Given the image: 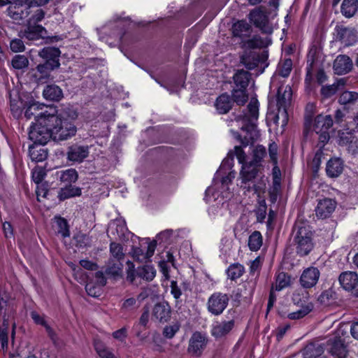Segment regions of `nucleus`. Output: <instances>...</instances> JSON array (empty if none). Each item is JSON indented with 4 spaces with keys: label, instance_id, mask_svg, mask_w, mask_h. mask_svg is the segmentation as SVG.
<instances>
[{
    "label": "nucleus",
    "instance_id": "c85d7f7f",
    "mask_svg": "<svg viewBox=\"0 0 358 358\" xmlns=\"http://www.w3.org/2000/svg\"><path fill=\"white\" fill-rule=\"evenodd\" d=\"M55 68L57 67L53 66L52 65L46 62L43 64H38L36 66V69L33 70V71H34L33 76L34 77L36 81L43 82V80L47 79L49 77L50 71Z\"/></svg>",
    "mask_w": 358,
    "mask_h": 358
},
{
    "label": "nucleus",
    "instance_id": "20e7f679",
    "mask_svg": "<svg viewBox=\"0 0 358 358\" xmlns=\"http://www.w3.org/2000/svg\"><path fill=\"white\" fill-rule=\"evenodd\" d=\"M295 231L294 242L296 245V252L301 256L307 255L313 248L312 232L308 226L302 223L295 225Z\"/></svg>",
    "mask_w": 358,
    "mask_h": 358
},
{
    "label": "nucleus",
    "instance_id": "13d9d810",
    "mask_svg": "<svg viewBox=\"0 0 358 358\" xmlns=\"http://www.w3.org/2000/svg\"><path fill=\"white\" fill-rule=\"evenodd\" d=\"M31 316L36 324L43 326L45 328L47 332L49 334V335L51 336L52 329L50 327V326L48 324L43 315H41L38 314V313L33 311L31 313Z\"/></svg>",
    "mask_w": 358,
    "mask_h": 358
},
{
    "label": "nucleus",
    "instance_id": "ddd939ff",
    "mask_svg": "<svg viewBox=\"0 0 358 358\" xmlns=\"http://www.w3.org/2000/svg\"><path fill=\"white\" fill-rule=\"evenodd\" d=\"M262 166L252 162L243 164L240 171V179L241 183L245 184L255 179L258 175Z\"/></svg>",
    "mask_w": 358,
    "mask_h": 358
},
{
    "label": "nucleus",
    "instance_id": "bf43d9fd",
    "mask_svg": "<svg viewBox=\"0 0 358 358\" xmlns=\"http://www.w3.org/2000/svg\"><path fill=\"white\" fill-rule=\"evenodd\" d=\"M292 62L289 59H285L279 66V73L281 76L287 78L291 73Z\"/></svg>",
    "mask_w": 358,
    "mask_h": 358
},
{
    "label": "nucleus",
    "instance_id": "c03bdc74",
    "mask_svg": "<svg viewBox=\"0 0 358 358\" xmlns=\"http://www.w3.org/2000/svg\"><path fill=\"white\" fill-rule=\"evenodd\" d=\"M113 259H110L108 262L106 273L113 277L120 276L122 272L123 264L121 262H113Z\"/></svg>",
    "mask_w": 358,
    "mask_h": 358
},
{
    "label": "nucleus",
    "instance_id": "9b49d317",
    "mask_svg": "<svg viewBox=\"0 0 358 358\" xmlns=\"http://www.w3.org/2000/svg\"><path fill=\"white\" fill-rule=\"evenodd\" d=\"M320 272L314 266L306 268L300 277V284L304 288H311L315 286L320 279Z\"/></svg>",
    "mask_w": 358,
    "mask_h": 358
},
{
    "label": "nucleus",
    "instance_id": "39448f33",
    "mask_svg": "<svg viewBox=\"0 0 358 358\" xmlns=\"http://www.w3.org/2000/svg\"><path fill=\"white\" fill-rule=\"evenodd\" d=\"M46 117L43 112L41 116L38 117V122H36L30 126L29 131V138L34 143V144L45 145L48 141L52 138L51 132L49 127L45 125L42 122V120Z\"/></svg>",
    "mask_w": 358,
    "mask_h": 358
},
{
    "label": "nucleus",
    "instance_id": "e433bc0d",
    "mask_svg": "<svg viewBox=\"0 0 358 358\" xmlns=\"http://www.w3.org/2000/svg\"><path fill=\"white\" fill-rule=\"evenodd\" d=\"M358 9V0H343L341 13L346 17H352Z\"/></svg>",
    "mask_w": 358,
    "mask_h": 358
},
{
    "label": "nucleus",
    "instance_id": "393cba45",
    "mask_svg": "<svg viewBox=\"0 0 358 358\" xmlns=\"http://www.w3.org/2000/svg\"><path fill=\"white\" fill-rule=\"evenodd\" d=\"M46 34V30L41 25L27 24V27L24 32V36L30 41L38 40L43 38Z\"/></svg>",
    "mask_w": 358,
    "mask_h": 358
},
{
    "label": "nucleus",
    "instance_id": "bb28decb",
    "mask_svg": "<svg viewBox=\"0 0 358 358\" xmlns=\"http://www.w3.org/2000/svg\"><path fill=\"white\" fill-rule=\"evenodd\" d=\"M171 308L166 303L156 304L152 310L153 316L160 322H166L170 317Z\"/></svg>",
    "mask_w": 358,
    "mask_h": 358
},
{
    "label": "nucleus",
    "instance_id": "79ce46f5",
    "mask_svg": "<svg viewBox=\"0 0 358 358\" xmlns=\"http://www.w3.org/2000/svg\"><path fill=\"white\" fill-rule=\"evenodd\" d=\"M236 87L246 89L250 80V73L244 70L238 71L234 76Z\"/></svg>",
    "mask_w": 358,
    "mask_h": 358
},
{
    "label": "nucleus",
    "instance_id": "6e6d98bb",
    "mask_svg": "<svg viewBox=\"0 0 358 358\" xmlns=\"http://www.w3.org/2000/svg\"><path fill=\"white\" fill-rule=\"evenodd\" d=\"M103 287V286H101L100 284L98 285L96 283L90 282L86 284L85 289L88 295L93 297H97L101 295Z\"/></svg>",
    "mask_w": 358,
    "mask_h": 358
},
{
    "label": "nucleus",
    "instance_id": "2f4dec72",
    "mask_svg": "<svg viewBox=\"0 0 358 358\" xmlns=\"http://www.w3.org/2000/svg\"><path fill=\"white\" fill-rule=\"evenodd\" d=\"M249 19L257 27H263L267 22L266 13L260 8L252 10L249 14Z\"/></svg>",
    "mask_w": 358,
    "mask_h": 358
},
{
    "label": "nucleus",
    "instance_id": "a18cd8bd",
    "mask_svg": "<svg viewBox=\"0 0 358 358\" xmlns=\"http://www.w3.org/2000/svg\"><path fill=\"white\" fill-rule=\"evenodd\" d=\"M244 271L243 266L237 263L230 265L227 270V273L229 278L234 280L242 276Z\"/></svg>",
    "mask_w": 358,
    "mask_h": 358
},
{
    "label": "nucleus",
    "instance_id": "5fc2aeb1",
    "mask_svg": "<svg viewBox=\"0 0 358 358\" xmlns=\"http://www.w3.org/2000/svg\"><path fill=\"white\" fill-rule=\"evenodd\" d=\"M29 65V60L24 55H17L12 59V66L16 69H25Z\"/></svg>",
    "mask_w": 358,
    "mask_h": 358
},
{
    "label": "nucleus",
    "instance_id": "f704fd0d",
    "mask_svg": "<svg viewBox=\"0 0 358 358\" xmlns=\"http://www.w3.org/2000/svg\"><path fill=\"white\" fill-rule=\"evenodd\" d=\"M232 102L229 95L221 94L216 100L215 106L217 111L221 114L227 113L231 108Z\"/></svg>",
    "mask_w": 358,
    "mask_h": 358
},
{
    "label": "nucleus",
    "instance_id": "c756f323",
    "mask_svg": "<svg viewBox=\"0 0 358 358\" xmlns=\"http://www.w3.org/2000/svg\"><path fill=\"white\" fill-rule=\"evenodd\" d=\"M147 296V294L141 292L138 295L137 298L129 297L123 301L121 308L124 311L134 310L140 306L141 301Z\"/></svg>",
    "mask_w": 358,
    "mask_h": 358
},
{
    "label": "nucleus",
    "instance_id": "49530a36",
    "mask_svg": "<svg viewBox=\"0 0 358 358\" xmlns=\"http://www.w3.org/2000/svg\"><path fill=\"white\" fill-rule=\"evenodd\" d=\"M110 252L113 260L121 262L124 259V252L120 244L112 242L110 245Z\"/></svg>",
    "mask_w": 358,
    "mask_h": 358
},
{
    "label": "nucleus",
    "instance_id": "603ef678",
    "mask_svg": "<svg viewBox=\"0 0 358 358\" xmlns=\"http://www.w3.org/2000/svg\"><path fill=\"white\" fill-rule=\"evenodd\" d=\"M246 89L238 88L234 89L232 92V96L234 101L238 105H243L248 100V94L245 91Z\"/></svg>",
    "mask_w": 358,
    "mask_h": 358
},
{
    "label": "nucleus",
    "instance_id": "4468645a",
    "mask_svg": "<svg viewBox=\"0 0 358 358\" xmlns=\"http://www.w3.org/2000/svg\"><path fill=\"white\" fill-rule=\"evenodd\" d=\"M336 207V202L331 199L320 200L315 208L316 215L320 218H327L331 215Z\"/></svg>",
    "mask_w": 358,
    "mask_h": 358
},
{
    "label": "nucleus",
    "instance_id": "a211bd4d",
    "mask_svg": "<svg viewBox=\"0 0 358 358\" xmlns=\"http://www.w3.org/2000/svg\"><path fill=\"white\" fill-rule=\"evenodd\" d=\"M352 68L351 59L344 55H338L334 62V70L336 74L342 75L348 73Z\"/></svg>",
    "mask_w": 358,
    "mask_h": 358
},
{
    "label": "nucleus",
    "instance_id": "5701e85b",
    "mask_svg": "<svg viewBox=\"0 0 358 358\" xmlns=\"http://www.w3.org/2000/svg\"><path fill=\"white\" fill-rule=\"evenodd\" d=\"M88 154L87 147L73 145L69 149L67 157L70 161L80 162L87 157Z\"/></svg>",
    "mask_w": 358,
    "mask_h": 358
},
{
    "label": "nucleus",
    "instance_id": "72a5a7b5",
    "mask_svg": "<svg viewBox=\"0 0 358 358\" xmlns=\"http://www.w3.org/2000/svg\"><path fill=\"white\" fill-rule=\"evenodd\" d=\"M45 99L51 101H59L63 97L62 90L57 85H48L43 92Z\"/></svg>",
    "mask_w": 358,
    "mask_h": 358
},
{
    "label": "nucleus",
    "instance_id": "09e8293b",
    "mask_svg": "<svg viewBox=\"0 0 358 358\" xmlns=\"http://www.w3.org/2000/svg\"><path fill=\"white\" fill-rule=\"evenodd\" d=\"M266 155V150L265 147L263 145H257L253 150L252 159L250 161L253 164L259 165L262 166V159Z\"/></svg>",
    "mask_w": 358,
    "mask_h": 358
},
{
    "label": "nucleus",
    "instance_id": "58836bf2",
    "mask_svg": "<svg viewBox=\"0 0 358 358\" xmlns=\"http://www.w3.org/2000/svg\"><path fill=\"white\" fill-rule=\"evenodd\" d=\"M57 178L62 182L66 183L75 182L78 179L77 171L73 169H69L64 171H59L56 173Z\"/></svg>",
    "mask_w": 358,
    "mask_h": 358
},
{
    "label": "nucleus",
    "instance_id": "f257e3e1",
    "mask_svg": "<svg viewBox=\"0 0 358 358\" xmlns=\"http://www.w3.org/2000/svg\"><path fill=\"white\" fill-rule=\"evenodd\" d=\"M234 156L241 165L247 163L245 162L246 154L241 146H235L234 151L229 152L227 158L222 162L220 170L215 173L213 185L206 190L204 199L206 202H210L212 199L217 201L220 196H222V199L229 197V185L235 178L236 172L230 171L226 176H224L223 169L225 166H227L229 169H231L234 166Z\"/></svg>",
    "mask_w": 358,
    "mask_h": 358
},
{
    "label": "nucleus",
    "instance_id": "423d86ee",
    "mask_svg": "<svg viewBox=\"0 0 358 358\" xmlns=\"http://www.w3.org/2000/svg\"><path fill=\"white\" fill-rule=\"evenodd\" d=\"M332 125L333 119L330 115H318L314 120L313 129L319 135V141L323 145L329 140V129Z\"/></svg>",
    "mask_w": 358,
    "mask_h": 358
},
{
    "label": "nucleus",
    "instance_id": "cd10ccee",
    "mask_svg": "<svg viewBox=\"0 0 358 358\" xmlns=\"http://www.w3.org/2000/svg\"><path fill=\"white\" fill-rule=\"evenodd\" d=\"M29 7H24V5L10 4L8 9V15L14 20H22L28 16Z\"/></svg>",
    "mask_w": 358,
    "mask_h": 358
},
{
    "label": "nucleus",
    "instance_id": "4be33fe9",
    "mask_svg": "<svg viewBox=\"0 0 358 358\" xmlns=\"http://www.w3.org/2000/svg\"><path fill=\"white\" fill-rule=\"evenodd\" d=\"M343 170V162L340 158H331L327 163L326 172L330 178L338 177L342 173Z\"/></svg>",
    "mask_w": 358,
    "mask_h": 358
},
{
    "label": "nucleus",
    "instance_id": "c9c22d12",
    "mask_svg": "<svg viewBox=\"0 0 358 358\" xmlns=\"http://www.w3.org/2000/svg\"><path fill=\"white\" fill-rule=\"evenodd\" d=\"M313 308V305L310 302L304 301L299 310L289 313L287 317L289 320H299L310 313Z\"/></svg>",
    "mask_w": 358,
    "mask_h": 358
},
{
    "label": "nucleus",
    "instance_id": "b1692460",
    "mask_svg": "<svg viewBox=\"0 0 358 358\" xmlns=\"http://www.w3.org/2000/svg\"><path fill=\"white\" fill-rule=\"evenodd\" d=\"M127 232V229L126 227L125 223L121 220H116L111 222L109 224L108 234L109 236L113 235L115 238H118L120 239H123L126 236V233Z\"/></svg>",
    "mask_w": 358,
    "mask_h": 358
},
{
    "label": "nucleus",
    "instance_id": "7c9ffc66",
    "mask_svg": "<svg viewBox=\"0 0 358 358\" xmlns=\"http://www.w3.org/2000/svg\"><path fill=\"white\" fill-rule=\"evenodd\" d=\"M323 352L324 348L322 344L318 343H310L303 348L302 354L303 358H316L321 355Z\"/></svg>",
    "mask_w": 358,
    "mask_h": 358
},
{
    "label": "nucleus",
    "instance_id": "4c0bfd02",
    "mask_svg": "<svg viewBox=\"0 0 358 358\" xmlns=\"http://www.w3.org/2000/svg\"><path fill=\"white\" fill-rule=\"evenodd\" d=\"M136 275L146 281H151L156 275V270L152 265H145L137 268Z\"/></svg>",
    "mask_w": 358,
    "mask_h": 358
},
{
    "label": "nucleus",
    "instance_id": "473e14b6",
    "mask_svg": "<svg viewBox=\"0 0 358 358\" xmlns=\"http://www.w3.org/2000/svg\"><path fill=\"white\" fill-rule=\"evenodd\" d=\"M29 155L31 161L39 162L47 158L48 152L45 148L34 144L29 146Z\"/></svg>",
    "mask_w": 358,
    "mask_h": 358
},
{
    "label": "nucleus",
    "instance_id": "4d7b16f0",
    "mask_svg": "<svg viewBox=\"0 0 358 358\" xmlns=\"http://www.w3.org/2000/svg\"><path fill=\"white\" fill-rule=\"evenodd\" d=\"M45 176L46 171L43 167L37 166L32 171V180L36 185L41 183Z\"/></svg>",
    "mask_w": 358,
    "mask_h": 358
},
{
    "label": "nucleus",
    "instance_id": "ea45409f",
    "mask_svg": "<svg viewBox=\"0 0 358 358\" xmlns=\"http://www.w3.org/2000/svg\"><path fill=\"white\" fill-rule=\"evenodd\" d=\"M263 244V238L258 231H253L248 238V245L251 251H257Z\"/></svg>",
    "mask_w": 358,
    "mask_h": 358
},
{
    "label": "nucleus",
    "instance_id": "6e6552de",
    "mask_svg": "<svg viewBox=\"0 0 358 358\" xmlns=\"http://www.w3.org/2000/svg\"><path fill=\"white\" fill-rule=\"evenodd\" d=\"M343 331L338 329L334 338L328 341L329 352L335 358H345L347 355L345 339L342 337Z\"/></svg>",
    "mask_w": 358,
    "mask_h": 358
},
{
    "label": "nucleus",
    "instance_id": "052dcab7",
    "mask_svg": "<svg viewBox=\"0 0 358 358\" xmlns=\"http://www.w3.org/2000/svg\"><path fill=\"white\" fill-rule=\"evenodd\" d=\"M23 107V103L20 99H10V110L15 117H18L21 115Z\"/></svg>",
    "mask_w": 358,
    "mask_h": 358
},
{
    "label": "nucleus",
    "instance_id": "680f3d73",
    "mask_svg": "<svg viewBox=\"0 0 358 358\" xmlns=\"http://www.w3.org/2000/svg\"><path fill=\"white\" fill-rule=\"evenodd\" d=\"M8 324L4 322L0 328V343L2 348H7L8 346Z\"/></svg>",
    "mask_w": 358,
    "mask_h": 358
},
{
    "label": "nucleus",
    "instance_id": "6ab92c4d",
    "mask_svg": "<svg viewBox=\"0 0 358 358\" xmlns=\"http://www.w3.org/2000/svg\"><path fill=\"white\" fill-rule=\"evenodd\" d=\"M234 326L233 320L217 322L213 324L211 334L216 338H222L229 334Z\"/></svg>",
    "mask_w": 358,
    "mask_h": 358
},
{
    "label": "nucleus",
    "instance_id": "864d4df0",
    "mask_svg": "<svg viewBox=\"0 0 358 358\" xmlns=\"http://www.w3.org/2000/svg\"><path fill=\"white\" fill-rule=\"evenodd\" d=\"M358 99V93L355 92L345 91L343 92L339 97L341 104H348L353 103Z\"/></svg>",
    "mask_w": 358,
    "mask_h": 358
},
{
    "label": "nucleus",
    "instance_id": "a878e982",
    "mask_svg": "<svg viewBox=\"0 0 358 358\" xmlns=\"http://www.w3.org/2000/svg\"><path fill=\"white\" fill-rule=\"evenodd\" d=\"M50 106H45L44 104L38 103L35 101H32L29 103V105L26 108L25 110V117L27 119H31L32 117H34L36 120V122H38V119L41 116V113L46 110L47 108H50Z\"/></svg>",
    "mask_w": 358,
    "mask_h": 358
},
{
    "label": "nucleus",
    "instance_id": "f03ea898",
    "mask_svg": "<svg viewBox=\"0 0 358 358\" xmlns=\"http://www.w3.org/2000/svg\"><path fill=\"white\" fill-rule=\"evenodd\" d=\"M259 117V102L256 98H252L245 111L236 115L233 123L239 127L242 133L231 130L234 137L240 141L243 146L257 141L259 137V132L257 129V122Z\"/></svg>",
    "mask_w": 358,
    "mask_h": 358
},
{
    "label": "nucleus",
    "instance_id": "3c124183",
    "mask_svg": "<svg viewBox=\"0 0 358 358\" xmlns=\"http://www.w3.org/2000/svg\"><path fill=\"white\" fill-rule=\"evenodd\" d=\"M55 219L58 228V234H61L64 238L69 237L70 236V231L67 221L62 217H56Z\"/></svg>",
    "mask_w": 358,
    "mask_h": 358
},
{
    "label": "nucleus",
    "instance_id": "7ed1b4c3",
    "mask_svg": "<svg viewBox=\"0 0 358 358\" xmlns=\"http://www.w3.org/2000/svg\"><path fill=\"white\" fill-rule=\"evenodd\" d=\"M43 114L46 117L42 120V122L49 127L54 141H65L76 135L77 128L71 122L77 117L76 112L71 115L66 111L57 114L55 107H50L47 108Z\"/></svg>",
    "mask_w": 358,
    "mask_h": 358
},
{
    "label": "nucleus",
    "instance_id": "8fccbe9b",
    "mask_svg": "<svg viewBox=\"0 0 358 358\" xmlns=\"http://www.w3.org/2000/svg\"><path fill=\"white\" fill-rule=\"evenodd\" d=\"M250 25L245 21L241 20L235 23L233 26V34L236 36L242 37L248 32Z\"/></svg>",
    "mask_w": 358,
    "mask_h": 358
},
{
    "label": "nucleus",
    "instance_id": "aec40b11",
    "mask_svg": "<svg viewBox=\"0 0 358 358\" xmlns=\"http://www.w3.org/2000/svg\"><path fill=\"white\" fill-rule=\"evenodd\" d=\"M339 282L345 290H352L358 285L357 274L352 271L343 272L339 276Z\"/></svg>",
    "mask_w": 358,
    "mask_h": 358
},
{
    "label": "nucleus",
    "instance_id": "0eeeda50",
    "mask_svg": "<svg viewBox=\"0 0 358 358\" xmlns=\"http://www.w3.org/2000/svg\"><path fill=\"white\" fill-rule=\"evenodd\" d=\"M334 39L345 47L351 46L358 41L357 33L354 28L337 25L334 29Z\"/></svg>",
    "mask_w": 358,
    "mask_h": 358
},
{
    "label": "nucleus",
    "instance_id": "37998d69",
    "mask_svg": "<svg viewBox=\"0 0 358 358\" xmlns=\"http://www.w3.org/2000/svg\"><path fill=\"white\" fill-rule=\"evenodd\" d=\"M81 194V189L75 186L69 185L62 188L59 192V200H65L69 198L80 196Z\"/></svg>",
    "mask_w": 358,
    "mask_h": 358
},
{
    "label": "nucleus",
    "instance_id": "de8ad7c7",
    "mask_svg": "<svg viewBox=\"0 0 358 358\" xmlns=\"http://www.w3.org/2000/svg\"><path fill=\"white\" fill-rule=\"evenodd\" d=\"M339 85L343 86L344 82L341 80L332 85H323L321 89V94L324 98H329L338 90Z\"/></svg>",
    "mask_w": 358,
    "mask_h": 358
},
{
    "label": "nucleus",
    "instance_id": "f8f14e48",
    "mask_svg": "<svg viewBox=\"0 0 358 358\" xmlns=\"http://www.w3.org/2000/svg\"><path fill=\"white\" fill-rule=\"evenodd\" d=\"M156 245V241H152L148 243L146 252H144L141 248L134 247L130 254L135 260L141 262H144L149 259L154 255Z\"/></svg>",
    "mask_w": 358,
    "mask_h": 358
},
{
    "label": "nucleus",
    "instance_id": "e2e57ef3",
    "mask_svg": "<svg viewBox=\"0 0 358 358\" xmlns=\"http://www.w3.org/2000/svg\"><path fill=\"white\" fill-rule=\"evenodd\" d=\"M264 45V41L258 36H254L250 40H248L245 43L247 48L252 50L262 48Z\"/></svg>",
    "mask_w": 358,
    "mask_h": 358
},
{
    "label": "nucleus",
    "instance_id": "774afa93",
    "mask_svg": "<svg viewBox=\"0 0 358 358\" xmlns=\"http://www.w3.org/2000/svg\"><path fill=\"white\" fill-rule=\"evenodd\" d=\"M45 16V13L42 9H37L35 10L32 16L28 20V24L36 25V24L41 22Z\"/></svg>",
    "mask_w": 358,
    "mask_h": 358
},
{
    "label": "nucleus",
    "instance_id": "2eb2a0df",
    "mask_svg": "<svg viewBox=\"0 0 358 358\" xmlns=\"http://www.w3.org/2000/svg\"><path fill=\"white\" fill-rule=\"evenodd\" d=\"M338 143L347 146L348 151L353 155L358 152V138L350 131L339 132Z\"/></svg>",
    "mask_w": 358,
    "mask_h": 358
},
{
    "label": "nucleus",
    "instance_id": "1a4fd4ad",
    "mask_svg": "<svg viewBox=\"0 0 358 358\" xmlns=\"http://www.w3.org/2000/svg\"><path fill=\"white\" fill-rule=\"evenodd\" d=\"M229 297L226 294L215 292L213 294L208 301V310L213 315H220L227 308Z\"/></svg>",
    "mask_w": 358,
    "mask_h": 358
},
{
    "label": "nucleus",
    "instance_id": "69168bd1",
    "mask_svg": "<svg viewBox=\"0 0 358 358\" xmlns=\"http://www.w3.org/2000/svg\"><path fill=\"white\" fill-rule=\"evenodd\" d=\"M10 48L14 52H23L25 49L23 41L19 38L13 39L10 43Z\"/></svg>",
    "mask_w": 358,
    "mask_h": 358
},
{
    "label": "nucleus",
    "instance_id": "dca6fc26",
    "mask_svg": "<svg viewBox=\"0 0 358 358\" xmlns=\"http://www.w3.org/2000/svg\"><path fill=\"white\" fill-rule=\"evenodd\" d=\"M265 57V55H260L255 50H249L246 51L241 57V62L248 69L252 70L257 67Z\"/></svg>",
    "mask_w": 358,
    "mask_h": 358
},
{
    "label": "nucleus",
    "instance_id": "412c9836",
    "mask_svg": "<svg viewBox=\"0 0 358 358\" xmlns=\"http://www.w3.org/2000/svg\"><path fill=\"white\" fill-rule=\"evenodd\" d=\"M283 88L282 87L278 88V100L277 105L278 106L279 112L282 108L283 113L287 115L286 108L289 104L292 99V90L289 86H286L282 93Z\"/></svg>",
    "mask_w": 358,
    "mask_h": 358
},
{
    "label": "nucleus",
    "instance_id": "a19ab883",
    "mask_svg": "<svg viewBox=\"0 0 358 358\" xmlns=\"http://www.w3.org/2000/svg\"><path fill=\"white\" fill-rule=\"evenodd\" d=\"M291 284V277L284 272L278 273L276 276L275 285H273L272 290L281 291L289 287Z\"/></svg>",
    "mask_w": 358,
    "mask_h": 358
},
{
    "label": "nucleus",
    "instance_id": "0e129e2a",
    "mask_svg": "<svg viewBox=\"0 0 358 358\" xmlns=\"http://www.w3.org/2000/svg\"><path fill=\"white\" fill-rule=\"evenodd\" d=\"M69 266L72 269L76 279H77V280L79 282H84L85 280V276L83 270L72 262H69Z\"/></svg>",
    "mask_w": 358,
    "mask_h": 358
},
{
    "label": "nucleus",
    "instance_id": "9d476101",
    "mask_svg": "<svg viewBox=\"0 0 358 358\" xmlns=\"http://www.w3.org/2000/svg\"><path fill=\"white\" fill-rule=\"evenodd\" d=\"M208 343V338L200 332H195L191 336L189 345L188 352L194 357H200L206 348Z\"/></svg>",
    "mask_w": 358,
    "mask_h": 358
},
{
    "label": "nucleus",
    "instance_id": "338daca9",
    "mask_svg": "<svg viewBox=\"0 0 358 358\" xmlns=\"http://www.w3.org/2000/svg\"><path fill=\"white\" fill-rule=\"evenodd\" d=\"M127 279L130 282L133 283L136 279V277L137 276L136 275V270H135V266L130 261H128L127 262Z\"/></svg>",
    "mask_w": 358,
    "mask_h": 358
},
{
    "label": "nucleus",
    "instance_id": "f3484780",
    "mask_svg": "<svg viewBox=\"0 0 358 358\" xmlns=\"http://www.w3.org/2000/svg\"><path fill=\"white\" fill-rule=\"evenodd\" d=\"M59 55L60 50L59 48L54 47L44 48L38 52V55L45 59L46 63L57 67H59L60 65L59 62Z\"/></svg>",
    "mask_w": 358,
    "mask_h": 358
}]
</instances>
